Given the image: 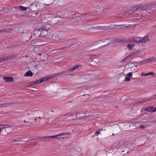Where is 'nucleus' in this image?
I'll use <instances>...</instances> for the list:
<instances>
[{
  "label": "nucleus",
  "mask_w": 156,
  "mask_h": 156,
  "mask_svg": "<svg viewBox=\"0 0 156 156\" xmlns=\"http://www.w3.org/2000/svg\"><path fill=\"white\" fill-rule=\"evenodd\" d=\"M48 80V78L46 77H43L40 79L37 80L35 81L32 82L31 85H35L36 84H38L45 81Z\"/></svg>",
  "instance_id": "obj_1"
},
{
  "label": "nucleus",
  "mask_w": 156,
  "mask_h": 156,
  "mask_svg": "<svg viewBox=\"0 0 156 156\" xmlns=\"http://www.w3.org/2000/svg\"><path fill=\"white\" fill-rule=\"evenodd\" d=\"M156 99V94L153 95L151 97L148 98H144L140 99L141 101H151L153 99Z\"/></svg>",
  "instance_id": "obj_2"
},
{
  "label": "nucleus",
  "mask_w": 156,
  "mask_h": 156,
  "mask_svg": "<svg viewBox=\"0 0 156 156\" xmlns=\"http://www.w3.org/2000/svg\"><path fill=\"white\" fill-rule=\"evenodd\" d=\"M51 40H53L55 41H58V34H53L51 37L50 38Z\"/></svg>",
  "instance_id": "obj_3"
},
{
  "label": "nucleus",
  "mask_w": 156,
  "mask_h": 156,
  "mask_svg": "<svg viewBox=\"0 0 156 156\" xmlns=\"http://www.w3.org/2000/svg\"><path fill=\"white\" fill-rule=\"evenodd\" d=\"M48 25H44L43 26L41 27H40L38 30H37L35 31V32L37 31H40L41 30H47L49 29V27H47Z\"/></svg>",
  "instance_id": "obj_4"
},
{
  "label": "nucleus",
  "mask_w": 156,
  "mask_h": 156,
  "mask_svg": "<svg viewBox=\"0 0 156 156\" xmlns=\"http://www.w3.org/2000/svg\"><path fill=\"white\" fill-rule=\"evenodd\" d=\"M137 53V51H135L134 52H133L132 53H131L128 56H126V58H124L122 60V62H123L124 61H126L128 59H129V58L131 57L132 55H135Z\"/></svg>",
  "instance_id": "obj_5"
},
{
  "label": "nucleus",
  "mask_w": 156,
  "mask_h": 156,
  "mask_svg": "<svg viewBox=\"0 0 156 156\" xmlns=\"http://www.w3.org/2000/svg\"><path fill=\"white\" fill-rule=\"evenodd\" d=\"M12 30L10 29H3L0 30V34L4 33H10Z\"/></svg>",
  "instance_id": "obj_6"
},
{
  "label": "nucleus",
  "mask_w": 156,
  "mask_h": 156,
  "mask_svg": "<svg viewBox=\"0 0 156 156\" xmlns=\"http://www.w3.org/2000/svg\"><path fill=\"white\" fill-rule=\"evenodd\" d=\"M3 79L5 80V82H12L13 81V78L12 77H4Z\"/></svg>",
  "instance_id": "obj_7"
},
{
  "label": "nucleus",
  "mask_w": 156,
  "mask_h": 156,
  "mask_svg": "<svg viewBox=\"0 0 156 156\" xmlns=\"http://www.w3.org/2000/svg\"><path fill=\"white\" fill-rule=\"evenodd\" d=\"M45 55H46V54L44 53H39L38 55L39 56H41V57L40 58V59L41 60L44 61L46 59H48L47 56H46Z\"/></svg>",
  "instance_id": "obj_8"
},
{
  "label": "nucleus",
  "mask_w": 156,
  "mask_h": 156,
  "mask_svg": "<svg viewBox=\"0 0 156 156\" xmlns=\"http://www.w3.org/2000/svg\"><path fill=\"white\" fill-rule=\"evenodd\" d=\"M140 40L141 43H145L148 41L149 37L148 36H146L144 37H140Z\"/></svg>",
  "instance_id": "obj_9"
},
{
  "label": "nucleus",
  "mask_w": 156,
  "mask_h": 156,
  "mask_svg": "<svg viewBox=\"0 0 156 156\" xmlns=\"http://www.w3.org/2000/svg\"><path fill=\"white\" fill-rule=\"evenodd\" d=\"M151 8L150 6L148 5L146 6H142L140 8V9L142 10H148Z\"/></svg>",
  "instance_id": "obj_10"
},
{
  "label": "nucleus",
  "mask_w": 156,
  "mask_h": 156,
  "mask_svg": "<svg viewBox=\"0 0 156 156\" xmlns=\"http://www.w3.org/2000/svg\"><path fill=\"white\" fill-rule=\"evenodd\" d=\"M132 72L129 73L125 77V80L126 81H129L130 80V79L132 77Z\"/></svg>",
  "instance_id": "obj_11"
},
{
  "label": "nucleus",
  "mask_w": 156,
  "mask_h": 156,
  "mask_svg": "<svg viewBox=\"0 0 156 156\" xmlns=\"http://www.w3.org/2000/svg\"><path fill=\"white\" fill-rule=\"evenodd\" d=\"M135 42L136 43H141L140 37H136L133 38V40L130 41V42Z\"/></svg>",
  "instance_id": "obj_12"
},
{
  "label": "nucleus",
  "mask_w": 156,
  "mask_h": 156,
  "mask_svg": "<svg viewBox=\"0 0 156 156\" xmlns=\"http://www.w3.org/2000/svg\"><path fill=\"white\" fill-rule=\"evenodd\" d=\"M33 76V73L31 71H28L26 73L24 74L25 76Z\"/></svg>",
  "instance_id": "obj_13"
},
{
  "label": "nucleus",
  "mask_w": 156,
  "mask_h": 156,
  "mask_svg": "<svg viewBox=\"0 0 156 156\" xmlns=\"http://www.w3.org/2000/svg\"><path fill=\"white\" fill-rule=\"evenodd\" d=\"M155 60V57H152L149 59L145 60V61H146L147 63L151 62Z\"/></svg>",
  "instance_id": "obj_14"
},
{
  "label": "nucleus",
  "mask_w": 156,
  "mask_h": 156,
  "mask_svg": "<svg viewBox=\"0 0 156 156\" xmlns=\"http://www.w3.org/2000/svg\"><path fill=\"white\" fill-rule=\"evenodd\" d=\"M125 147V144L123 141H120L119 142L118 145H117V147L119 148L121 147Z\"/></svg>",
  "instance_id": "obj_15"
},
{
  "label": "nucleus",
  "mask_w": 156,
  "mask_h": 156,
  "mask_svg": "<svg viewBox=\"0 0 156 156\" xmlns=\"http://www.w3.org/2000/svg\"><path fill=\"white\" fill-rule=\"evenodd\" d=\"M69 134L68 133H61L59 134L58 135V136H59L58 139H64L65 138L64 137H62V136H63L65 134Z\"/></svg>",
  "instance_id": "obj_16"
},
{
  "label": "nucleus",
  "mask_w": 156,
  "mask_h": 156,
  "mask_svg": "<svg viewBox=\"0 0 156 156\" xmlns=\"http://www.w3.org/2000/svg\"><path fill=\"white\" fill-rule=\"evenodd\" d=\"M79 67V66L78 65H76L75 66H74L71 67V68L69 70L71 71V72H72L76 69L78 68Z\"/></svg>",
  "instance_id": "obj_17"
},
{
  "label": "nucleus",
  "mask_w": 156,
  "mask_h": 156,
  "mask_svg": "<svg viewBox=\"0 0 156 156\" xmlns=\"http://www.w3.org/2000/svg\"><path fill=\"white\" fill-rule=\"evenodd\" d=\"M38 139H40L41 140H44L45 139H49V136H37Z\"/></svg>",
  "instance_id": "obj_18"
},
{
  "label": "nucleus",
  "mask_w": 156,
  "mask_h": 156,
  "mask_svg": "<svg viewBox=\"0 0 156 156\" xmlns=\"http://www.w3.org/2000/svg\"><path fill=\"white\" fill-rule=\"evenodd\" d=\"M135 46L134 44H129L127 45V47L128 49L129 50L132 49Z\"/></svg>",
  "instance_id": "obj_19"
},
{
  "label": "nucleus",
  "mask_w": 156,
  "mask_h": 156,
  "mask_svg": "<svg viewBox=\"0 0 156 156\" xmlns=\"http://www.w3.org/2000/svg\"><path fill=\"white\" fill-rule=\"evenodd\" d=\"M19 8L21 10L23 11H25L27 10V8L26 7H24L22 5H20L19 6Z\"/></svg>",
  "instance_id": "obj_20"
},
{
  "label": "nucleus",
  "mask_w": 156,
  "mask_h": 156,
  "mask_svg": "<svg viewBox=\"0 0 156 156\" xmlns=\"http://www.w3.org/2000/svg\"><path fill=\"white\" fill-rule=\"evenodd\" d=\"M11 126L7 124H2V127L3 128H10Z\"/></svg>",
  "instance_id": "obj_21"
},
{
  "label": "nucleus",
  "mask_w": 156,
  "mask_h": 156,
  "mask_svg": "<svg viewBox=\"0 0 156 156\" xmlns=\"http://www.w3.org/2000/svg\"><path fill=\"white\" fill-rule=\"evenodd\" d=\"M65 39V37L61 35L58 34V40H63Z\"/></svg>",
  "instance_id": "obj_22"
},
{
  "label": "nucleus",
  "mask_w": 156,
  "mask_h": 156,
  "mask_svg": "<svg viewBox=\"0 0 156 156\" xmlns=\"http://www.w3.org/2000/svg\"><path fill=\"white\" fill-rule=\"evenodd\" d=\"M110 40H111L110 41H109V42H108V43L107 44V45H108L110 43H112L113 42H115V39H112L111 38L110 39Z\"/></svg>",
  "instance_id": "obj_23"
},
{
  "label": "nucleus",
  "mask_w": 156,
  "mask_h": 156,
  "mask_svg": "<svg viewBox=\"0 0 156 156\" xmlns=\"http://www.w3.org/2000/svg\"><path fill=\"white\" fill-rule=\"evenodd\" d=\"M59 136L58 135L55 136H49V139H51L53 138H55L56 139H58Z\"/></svg>",
  "instance_id": "obj_24"
},
{
  "label": "nucleus",
  "mask_w": 156,
  "mask_h": 156,
  "mask_svg": "<svg viewBox=\"0 0 156 156\" xmlns=\"http://www.w3.org/2000/svg\"><path fill=\"white\" fill-rule=\"evenodd\" d=\"M151 74L154 75V74L153 73L151 72L147 73H145L144 74V76H149V75H151Z\"/></svg>",
  "instance_id": "obj_25"
},
{
  "label": "nucleus",
  "mask_w": 156,
  "mask_h": 156,
  "mask_svg": "<svg viewBox=\"0 0 156 156\" xmlns=\"http://www.w3.org/2000/svg\"><path fill=\"white\" fill-rule=\"evenodd\" d=\"M4 58V61H5L9 60L10 59H11L10 56H7L5 58Z\"/></svg>",
  "instance_id": "obj_26"
},
{
  "label": "nucleus",
  "mask_w": 156,
  "mask_h": 156,
  "mask_svg": "<svg viewBox=\"0 0 156 156\" xmlns=\"http://www.w3.org/2000/svg\"><path fill=\"white\" fill-rule=\"evenodd\" d=\"M72 45V44H71V46H67L66 47H62L61 48H59L58 49V50H61L65 49L66 48H69V47H70Z\"/></svg>",
  "instance_id": "obj_27"
},
{
  "label": "nucleus",
  "mask_w": 156,
  "mask_h": 156,
  "mask_svg": "<svg viewBox=\"0 0 156 156\" xmlns=\"http://www.w3.org/2000/svg\"><path fill=\"white\" fill-rule=\"evenodd\" d=\"M151 107L150 106H149L147 108H145V110L146 111H148L149 112H150V111H151V110H150Z\"/></svg>",
  "instance_id": "obj_28"
},
{
  "label": "nucleus",
  "mask_w": 156,
  "mask_h": 156,
  "mask_svg": "<svg viewBox=\"0 0 156 156\" xmlns=\"http://www.w3.org/2000/svg\"><path fill=\"white\" fill-rule=\"evenodd\" d=\"M151 108L150 110H151V111H150V112H154V108L153 106H151L150 107Z\"/></svg>",
  "instance_id": "obj_29"
},
{
  "label": "nucleus",
  "mask_w": 156,
  "mask_h": 156,
  "mask_svg": "<svg viewBox=\"0 0 156 156\" xmlns=\"http://www.w3.org/2000/svg\"><path fill=\"white\" fill-rule=\"evenodd\" d=\"M17 56L16 55H14L10 56L11 59H13L17 57Z\"/></svg>",
  "instance_id": "obj_30"
},
{
  "label": "nucleus",
  "mask_w": 156,
  "mask_h": 156,
  "mask_svg": "<svg viewBox=\"0 0 156 156\" xmlns=\"http://www.w3.org/2000/svg\"><path fill=\"white\" fill-rule=\"evenodd\" d=\"M13 104V103L12 102H9L8 103H5L4 104H1L0 105H12Z\"/></svg>",
  "instance_id": "obj_31"
},
{
  "label": "nucleus",
  "mask_w": 156,
  "mask_h": 156,
  "mask_svg": "<svg viewBox=\"0 0 156 156\" xmlns=\"http://www.w3.org/2000/svg\"><path fill=\"white\" fill-rule=\"evenodd\" d=\"M4 61V58H0V62H2Z\"/></svg>",
  "instance_id": "obj_32"
},
{
  "label": "nucleus",
  "mask_w": 156,
  "mask_h": 156,
  "mask_svg": "<svg viewBox=\"0 0 156 156\" xmlns=\"http://www.w3.org/2000/svg\"><path fill=\"white\" fill-rule=\"evenodd\" d=\"M139 63L141 64H146V63H147L146 62V61H145V60L139 62Z\"/></svg>",
  "instance_id": "obj_33"
},
{
  "label": "nucleus",
  "mask_w": 156,
  "mask_h": 156,
  "mask_svg": "<svg viewBox=\"0 0 156 156\" xmlns=\"http://www.w3.org/2000/svg\"><path fill=\"white\" fill-rule=\"evenodd\" d=\"M11 130H10L9 132L8 131V132H6L5 133H4V134H3V135H7V134H9L10 133H11Z\"/></svg>",
  "instance_id": "obj_34"
},
{
  "label": "nucleus",
  "mask_w": 156,
  "mask_h": 156,
  "mask_svg": "<svg viewBox=\"0 0 156 156\" xmlns=\"http://www.w3.org/2000/svg\"><path fill=\"white\" fill-rule=\"evenodd\" d=\"M100 129H99V131H96L95 132V134L97 136L99 134V133H100V132H99V130H100Z\"/></svg>",
  "instance_id": "obj_35"
},
{
  "label": "nucleus",
  "mask_w": 156,
  "mask_h": 156,
  "mask_svg": "<svg viewBox=\"0 0 156 156\" xmlns=\"http://www.w3.org/2000/svg\"><path fill=\"white\" fill-rule=\"evenodd\" d=\"M109 39H104L103 40H101V41L102 42H106V41H108L109 40Z\"/></svg>",
  "instance_id": "obj_36"
},
{
  "label": "nucleus",
  "mask_w": 156,
  "mask_h": 156,
  "mask_svg": "<svg viewBox=\"0 0 156 156\" xmlns=\"http://www.w3.org/2000/svg\"><path fill=\"white\" fill-rule=\"evenodd\" d=\"M28 123V124H27V125H25V126H24V127H26V126H30V125H31V123H29V122H27Z\"/></svg>",
  "instance_id": "obj_37"
},
{
  "label": "nucleus",
  "mask_w": 156,
  "mask_h": 156,
  "mask_svg": "<svg viewBox=\"0 0 156 156\" xmlns=\"http://www.w3.org/2000/svg\"><path fill=\"white\" fill-rule=\"evenodd\" d=\"M44 7H46V6H45V5H46V6H48L50 5V4H44Z\"/></svg>",
  "instance_id": "obj_38"
},
{
  "label": "nucleus",
  "mask_w": 156,
  "mask_h": 156,
  "mask_svg": "<svg viewBox=\"0 0 156 156\" xmlns=\"http://www.w3.org/2000/svg\"><path fill=\"white\" fill-rule=\"evenodd\" d=\"M37 13H38V12H37V13H36V14L35 15H32V16L33 17H35L36 16V15L37 14Z\"/></svg>",
  "instance_id": "obj_39"
},
{
  "label": "nucleus",
  "mask_w": 156,
  "mask_h": 156,
  "mask_svg": "<svg viewBox=\"0 0 156 156\" xmlns=\"http://www.w3.org/2000/svg\"><path fill=\"white\" fill-rule=\"evenodd\" d=\"M10 130H8V129H5V131L6 132H7H7H8V131H9V132Z\"/></svg>",
  "instance_id": "obj_40"
},
{
  "label": "nucleus",
  "mask_w": 156,
  "mask_h": 156,
  "mask_svg": "<svg viewBox=\"0 0 156 156\" xmlns=\"http://www.w3.org/2000/svg\"><path fill=\"white\" fill-rule=\"evenodd\" d=\"M140 127L141 128H144V127H145L141 125V126H140Z\"/></svg>",
  "instance_id": "obj_41"
},
{
  "label": "nucleus",
  "mask_w": 156,
  "mask_h": 156,
  "mask_svg": "<svg viewBox=\"0 0 156 156\" xmlns=\"http://www.w3.org/2000/svg\"><path fill=\"white\" fill-rule=\"evenodd\" d=\"M2 127L0 128V132H1V131H2Z\"/></svg>",
  "instance_id": "obj_42"
},
{
  "label": "nucleus",
  "mask_w": 156,
  "mask_h": 156,
  "mask_svg": "<svg viewBox=\"0 0 156 156\" xmlns=\"http://www.w3.org/2000/svg\"><path fill=\"white\" fill-rule=\"evenodd\" d=\"M38 139L37 137V138L32 139H31V140H36V139Z\"/></svg>",
  "instance_id": "obj_43"
},
{
  "label": "nucleus",
  "mask_w": 156,
  "mask_h": 156,
  "mask_svg": "<svg viewBox=\"0 0 156 156\" xmlns=\"http://www.w3.org/2000/svg\"><path fill=\"white\" fill-rule=\"evenodd\" d=\"M23 122H25V123H27V122H28L26 121V120H24Z\"/></svg>",
  "instance_id": "obj_44"
},
{
  "label": "nucleus",
  "mask_w": 156,
  "mask_h": 156,
  "mask_svg": "<svg viewBox=\"0 0 156 156\" xmlns=\"http://www.w3.org/2000/svg\"><path fill=\"white\" fill-rule=\"evenodd\" d=\"M76 117H77V115H76L75 116V119H74V118H73V119H76Z\"/></svg>",
  "instance_id": "obj_45"
},
{
  "label": "nucleus",
  "mask_w": 156,
  "mask_h": 156,
  "mask_svg": "<svg viewBox=\"0 0 156 156\" xmlns=\"http://www.w3.org/2000/svg\"><path fill=\"white\" fill-rule=\"evenodd\" d=\"M153 4L154 5H156V2L154 3Z\"/></svg>",
  "instance_id": "obj_46"
},
{
  "label": "nucleus",
  "mask_w": 156,
  "mask_h": 156,
  "mask_svg": "<svg viewBox=\"0 0 156 156\" xmlns=\"http://www.w3.org/2000/svg\"><path fill=\"white\" fill-rule=\"evenodd\" d=\"M144 73H141V76H144Z\"/></svg>",
  "instance_id": "obj_47"
},
{
  "label": "nucleus",
  "mask_w": 156,
  "mask_h": 156,
  "mask_svg": "<svg viewBox=\"0 0 156 156\" xmlns=\"http://www.w3.org/2000/svg\"><path fill=\"white\" fill-rule=\"evenodd\" d=\"M154 109H155L154 110V112H155V111H156V108H154Z\"/></svg>",
  "instance_id": "obj_48"
},
{
  "label": "nucleus",
  "mask_w": 156,
  "mask_h": 156,
  "mask_svg": "<svg viewBox=\"0 0 156 156\" xmlns=\"http://www.w3.org/2000/svg\"><path fill=\"white\" fill-rule=\"evenodd\" d=\"M52 118V117L51 116L50 118H48V119H49Z\"/></svg>",
  "instance_id": "obj_49"
},
{
  "label": "nucleus",
  "mask_w": 156,
  "mask_h": 156,
  "mask_svg": "<svg viewBox=\"0 0 156 156\" xmlns=\"http://www.w3.org/2000/svg\"><path fill=\"white\" fill-rule=\"evenodd\" d=\"M151 135H148V136H147V137H149Z\"/></svg>",
  "instance_id": "obj_50"
},
{
  "label": "nucleus",
  "mask_w": 156,
  "mask_h": 156,
  "mask_svg": "<svg viewBox=\"0 0 156 156\" xmlns=\"http://www.w3.org/2000/svg\"><path fill=\"white\" fill-rule=\"evenodd\" d=\"M2 124H0V126H2Z\"/></svg>",
  "instance_id": "obj_51"
},
{
  "label": "nucleus",
  "mask_w": 156,
  "mask_h": 156,
  "mask_svg": "<svg viewBox=\"0 0 156 156\" xmlns=\"http://www.w3.org/2000/svg\"><path fill=\"white\" fill-rule=\"evenodd\" d=\"M29 11H30V10H31V9H30V8H29Z\"/></svg>",
  "instance_id": "obj_52"
},
{
  "label": "nucleus",
  "mask_w": 156,
  "mask_h": 156,
  "mask_svg": "<svg viewBox=\"0 0 156 156\" xmlns=\"http://www.w3.org/2000/svg\"><path fill=\"white\" fill-rule=\"evenodd\" d=\"M51 112H54V111L53 110H51Z\"/></svg>",
  "instance_id": "obj_53"
},
{
  "label": "nucleus",
  "mask_w": 156,
  "mask_h": 156,
  "mask_svg": "<svg viewBox=\"0 0 156 156\" xmlns=\"http://www.w3.org/2000/svg\"><path fill=\"white\" fill-rule=\"evenodd\" d=\"M36 120H37V119H36V118H35V121H36Z\"/></svg>",
  "instance_id": "obj_54"
},
{
  "label": "nucleus",
  "mask_w": 156,
  "mask_h": 156,
  "mask_svg": "<svg viewBox=\"0 0 156 156\" xmlns=\"http://www.w3.org/2000/svg\"><path fill=\"white\" fill-rule=\"evenodd\" d=\"M39 118L40 119H41V117H39Z\"/></svg>",
  "instance_id": "obj_55"
},
{
  "label": "nucleus",
  "mask_w": 156,
  "mask_h": 156,
  "mask_svg": "<svg viewBox=\"0 0 156 156\" xmlns=\"http://www.w3.org/2000/svg\"><path fill=\"white\" fill-rule=\"evenodd\" d=\"M114 135V133H113V134H112V135Z\"/></svg>",
  "instance_id": "obj_56"
},
{
  "label": "nucleus",
  "mask_w": 156,
  "mask_h": 156,
  "mask_svg": "<svg viewBox=\"0 0 156 156\" xmlns=\"http://www.w3.org/2000/svg\"><path fill=\"white\" fill-rule=\"evenodd\" d=\"M15 141H17L16 140H15Z\"/></svg>",
  "instance_id": "obj_57"
},
{
  "label": "nucleus",
  "mask_w": 156,
  "mask_h": 156,
  "mask_svg": "<svg viewBox=\"0 0 156 156\" xmlns=\"http://www.w3.org/2000/svg\"><path fill=\"white\" fill-rule=\"evenodd\" d=\"M43 114L44 115L45 114V112H43Z\"/></svg>",
  "instance_id": "obj_58"
},
{
  "label": "nucleus",
  "mask_w": 156,
  "mask_h": 156,
  "mask_svg": "<svg viewBox=\"0 0 156 156\" xmlns=\"http://www.w3.org/2000/svg\"><path fill=\"white\" fill-rule=\"evenodd\" d=\"M73 115V116H75V115Z\"/></svg>",
  "instance_id": "obj_59"
},
{
  "label": "nucleus",
  "mask_w": 156,
  "mask_h": 156,
  "mask_svg": "<svg viewBox=\"0 0 156 156\" xmlns=\"http://www.w3.org/2000/svg\"><path fill=\"white\" fill-rule=\"evenodd\" d=\"M98 27H97L96 28H97V29H98Z\"/></svg>",
  "instance_id": "obj_60"
},
{
  "label": "nucleus",
  "mask_w": 156,
  "mask_h": 156,
  "mask_svg": "<svg viewBox=\"0 0 156 156\" xmlns=\"http://www.w3.org/2000/svg\"><path fill=\"white\" fill-rule=\"evenodd\" d=\"M135 66H136V67H137V65H136Z\"/></svg>",
  "instance_id": "obj_61"
},
{
  "label": "nucleus",
  "mask_w": 156,
  "mask_h": 156,
  "mask_svg": "<svg viewBox=\"0 0 156 156\" xmlns=\"http://www.w3.org/2000/svg\"><path fill=\"white\" fill-rule=\"evenodd\" d=\"M27 114H28V115H30L29 114H28V113H27Z\"/></svg>",
  "instance_id": "obj_62"
},
{
  "label": "nucleus",
  "mask_w": 156,
  "mask_h": 156,
  "mask_svg": "<svg viewBox=\"0 0 156 156\" xmlns=\"http://www.w3.org/2000/svg\"><path fill=\"white\" fill-rule=\"evenodd\" d=\"M124 151H122V152H123Z\"/></svg>",
  "instance_id": "obj_63"
}]
</instances>
